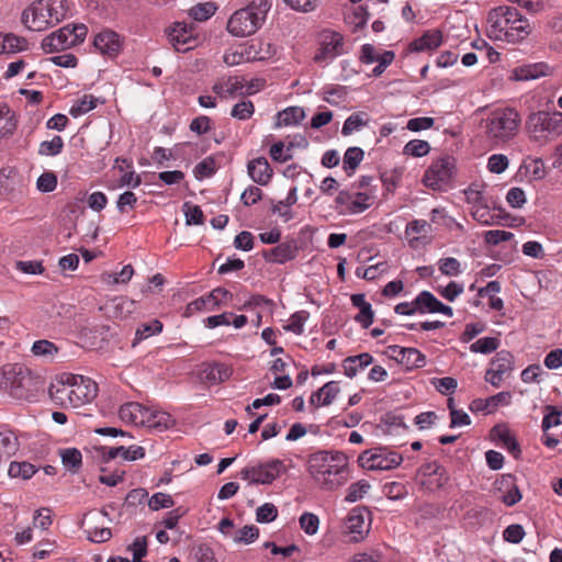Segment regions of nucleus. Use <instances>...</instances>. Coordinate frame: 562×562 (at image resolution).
<instances>
[{
	"label": "nucleus",
	"instance_id": "f257e3e1",
	"mask_svg": "<svg viewBox=\"0 0 562 562\" xmlns=\"http://www.w3.org/2000/svg\"><path fill=\"white\" fill-rule=\"evenodd\" d=\"M491 36L507 43H520L532 32L529 20L515 7L501 5L487 15Z\"/></svg>",
	"mask_w": 562,
	"mask_h": 562
},
{
	"label": "nucleus",
	"instance_id": "f03ea898",
	"mask_svg": "<svg viewBox=\"0 0 562 562\" xmlns=\"http://www.w3.org/2000/svg\"><path fill=\"white\" fill-rule=\"evenodd\" d=\"M347 457L342 452L318 451L308 460V473L325 490H335L346 477Z\"/></svg>",
	"mask_w": 562,
	"mask_h": 562
},
{
	"label": "nucleus",
	"instance_id": "7ed1b4c3",
	"mask_svg": "<svg viewBox=\"0 0 562 562\" xmlns=\"http://www.w3.org/2000/svg\"><path fill=\"white\" fill-rule=\"evenodd\" d=\"M98 393V385L90 378L65 374L58 384L49 389L50 397L61 405L80 407L92 402Z\"/></svg>",
	"mask_w": 562,
	"mask_h": 562
},
{
	"label": "nucleus",
	"instance_id": "20e7f679",
	"mask_svg": "<svg viewBox=\"0 0 562 562\" xmlns=\"http://www.w3.org/2000/svg\"><path fill=\"white\" fill-rule=\"evenodd\" d=\"M520 124L519 112L510 106L496 108L482 121L485 137L494 145H504L514 139Z\"/></svg>",
	"mask_w": 562,
	"mask_h": 562
},
{
	"label": "nucleus",
	"instance_id": "39448f33",
	"mask_svg": "<svg viewBox=\"0 0 562 562\" xmlns=\"http://www.w3.org/2000/svg\"><path fill=\"white\" fill-rule=\"evenodd\" d=\"M271 5V0H249L245 8L235 11L228 19L227 31L236 37L255 34L265 23Z\"/></svg>",
	"mask_w": 562,
	"mask_h": 562
},
{
	"label": "nucleus",
	"instance_id": "423d86ee",
	"mask_svg": "<svg viewBox=\"0 0 562 562\" xmlns=\"http://www.w3.org/2000/svg\"><path fill=\"white\" fill-rule=\"evenodd\" d=\"M526 130L532 142L544 145L562 135V112H533L527 119Z\"/></svg>",
	"mask_w": 562,
	"mask_h": 562
},
{
	"label": "nucleus",
	"instance_id": "0eeeda50",
	"mask_svg": "<svg viewBox=\"0 0 562 562\" xmlns=\"http://www.w3.org/2000/svg\"><path fill=\"white\" fill-rule=\"evenodd\" d=\"M32 384L30 370L21 364H8L0 369V389L18 400H26L32 395Z\"/></svg>",
	"mask_w": 562,
	"mask_h": 562
},
{
	"label": "nucleus",
	"instance_id": "6e6552de",
	"mask_svg": "<svg viewBox=\"0 0 562 562\" xmlns=\"http://www.w3.org/2000/svg\"><path fill=\"white\" fill-rule=\"evenodd\" d=\"M87 33L85 24L65 25L45 36L41 46L46 54L65 50L83 42Z\"/></svg>",
	"mask_w": 562,
	"mask_h": 562
},
{
	"label": "nucleus",
	"instance_id": "1a4fd4ad",
	"mask_svg": "<svg viewBox=\"0 0 562 562\" xmlns=\"http://www.w3.org/2000/svg\"><path fill=\"white\" fill-rule=\"evenodd\" d=\"M285 472L286 467L282 460L271 459L243 468L239 472V477L247 481L248 484L269 485Z\"/></svg>",
	"mask_w": 562,
	"mask_h": 562
},
{
	"label": "nucleus",
	"instance_id": "9d476101",
	"mask_svg": "<svg viewBox=\"0 0 562 562\" xmlns=\"http://www.w3.org/2000/svg\"><path fill=\"white\" fill-rule=\"evenodd\" d=\"M454 171V159L451 157H442L435 160L426 170L423 182L432 190H445Z\"/></svg>",
	"mask_w": 562,
	"mask_h": 562
},
{
	"label": "nucleus",
	"instance_id": "9b49d317",
	"mask_svg": "<svg viewBox=\"0 0 562 562\" xmlns=\"http://www.w3.org/2000/svg\"><path fill=\"white\" fill-rule=\"evenodd\" d=\"M359 461L363 468L369 470H391L398 467L403 458L395 451L385 448H375L372 451H364Z\"/></svg>",
	"mask_w": 562,
	"mask_h": 562
},
{
	"label": "nucleus",
	"instance_id": "f8f14e48",
	"mask_svg": "<svg viewBox=\"0 0 562 562\" xmlns=\"http://www.w3.org/2000/svg\"><path fill=\"white\" fill-rule=\"evenodd\" d=\"M319 45L314 60L316 63L331 60L342 53L344 36L335 31H323Z\"/></svg>",
	"mask_w": 562,
	"mask_h": 562
},
{
	"label": "nucleus",
	"instance_id": "ddd939ff",
	"mask_svg": "<svg viewBox=\"0 0 562 562\" xmlns=\"http://www.w3.org/2000/svg\"><path fill=\"white\" fill-rule=\"evenodd\" d=\"M22 23L31 31L41 32L53 26L43 0L34 2L22 13Z\"/></svg>",
	"mask_w": 562,
	"mask_h": 562
},
{
	"label": "nucleus",
	"instance_id": "4468645a",
	"mask_svg": "<svg viewBox=\"0 0 562 562\" xmlns=\"http://www.w3.org/2000/svg\"><path fill=\"white\" fill-rule=\"evenodd\" d=\"M346 529L351 535V541L359 542L364 539L370 530V521L367 520V510L361 507H356L350 510L347 520Z\"/></svg>",
	"mask_w": 562,
	"mask_h": 562
},
{
	"label": "nucleus",
	"instance_id": "2eb2a0df",
	"mask_svg": "<svg viewBox=\"0 0 562 562\" xmlns=\"http://www.w3.org/2000/svg\"><path fill=\"white\" fill-rule=\"evenodd\" d=\"M392 358L405 367L406 370L423 368L426 364V356L416 348L391 346Z\"/></svg>",
	"mask_w": 562,
	"mask_h": 562
},
{
	"label": "nucleus",
	"instance_id": "dca6fc26",
	"mask_svg": "<svg viewBox=\"0 0 562 562\" xmlns=\"http://www.w3.org/2000/svg\"><path fill=\"white\" fill-rule=\"evenodd\" d=\"M150 408L138 402H127L121 405L119 416L125 424L135 426H146L149 418Z\"/></svg>",
	"mask_w": 562,
	"mask_h": 562
},
{
	"label": "nucleus",
	"instance_id": "f3484780",
	"mask_svg": "<svg viewBox=\"0 0 562 562\" xmlns=\"http://www.w3.org/2000/svg\"><path fill=\"white\" fill-rule=\"evenodd\" d=\"M100 516H108V513L102 509L100 512H89L85 515L82 525L87 526V529L85 530L88 535V539L95 543H103L111 539L112 531L110 528L106 527H97L92 526L93 522H97Z\"/></svg>",
	"mask_w": 562,
	"mask_h": 562
},
{
	"label": "nucleus",
	"instance_id": "a211bd4d",
	"mask_svg": "<svg viewBox=\"0 0 562 562\" xmlns=\"http://www.w3.org/2000/svg\"><path fill=\"white\" fill-rule=\"evenodd\" d=\"M168 38L178 52L191 49V43L195 41L192 36L191 27H188V25L182 22H176L173 24L172 29L168 32Z\"/></svg>",
	"mask_w": 562,
	"mask_h": 562
},
{
	"label": "nucleus",
	"instance_id": "6ab92c4d",
	"mask_svg": "<svg viewBox=\"0 0 562 562\" xmlns=\"http://www.w3.org/2000/svg\"><path fill=\"white\" fill-rule=\"evenodd\" d=\"M199 375L202 382L214 385L227 381L232 369L223 363H204Z\"/></svg>",
	"mask_w": 562,
	"mask_h": 562
},
{
	"label": "nucleus",
	"instance_id": "aec40b11",
	"mask_svg": "<svg viewBox=\"0 0 562 562\" xmlns=\"http://www.w3.org/2000/svg\"><path fill=\"white\" fill-rule=\"evenodd\" d=\"M94 47L103 55L115 56L121 49L120 36L111 30H104L94 36Z\"/></svg>",
	"mask_w": 562,
	"mask_h": 562
},
{
	"label": "nucleus",
	"instance_id": "412c9836",
	"mask_svg": "<svg viewBox=\"0 0 562 562\" xmlns=\"http://www.w3.org/2000/svg\"><path fill=\"white\" fill-rule=\"evenodd\" d=\"M495 486L498 491L504 492L502 502L507 506H514L521 499V493L516 484L515 476L512 474H504L495 481Z\"/></svg>",
	"mask_w": 562,
	"mask_h": 562
},
{
	"label": "nucleus",
	"instance_id": "4be33fe9",
	"mask_svg": "<svg viewBox=\"0 0 562 562\" xmlns=\"http://www.w3.org/2000/svg\"><path fill=\"white\" fill-rule=\"evenodd\" d=\"M512 400L510 392H499L487 398H475L470 403V411L473 413H493L499 405H508Z\"/></svg>",
	"mask_w": 562,
	"mask_h": 562
},
{
	"label": "nucleus",
	"instance_id": "5701e85b",
	"mask_svg": "<svg viewBox=\"0 0 562 562\" xmlns=\"http://www.w3.org/2000/svg\"><path fill=\"white\" fill-rule=\"evenodd\" d=\"M299 248L295 241H286L279 244L278 246L271 248L268 251L263 252V258L267 261L274 263H284L289 260H292L296 257Z\"/></svg>",
	"mask_w": 562,
	"mask_h": 562
},
{
	"label": "nucleus",
	"instance_id": "b1692460",
	"mask_svg": "<svg viewBox=\"0 0 562 562\" xmlns=\"http://www.w3.org/2000/svg\"><path fill=\"white\" fill-rule=\"evenodd\" d=\"M248 175L254 182L266 186L269 183L273 171L265 157H258L248 162Z\"/></svg>",
	"mask_w": 562,
	"mask_h": 562
},
{
	"label": "nucleus",
	"instance_id": "393cba45",
	"mask_svg": "<svg viewBox=\"0 0 562 562\" xmlns=\"http://www.w3.org/2000/svg\"><path fill=\"white\" fill-rule=\"evenodd\" d=\"M351 303L359 308V313L355 316L363 328H368L373 323L374 313L371 304L366 301L364 294L357 293L351 295Z\"/></svg>",
	"mask_w": 562,
	"mask_h": 562
},
{
	"label": "nucleus",
	"instance_id": "a878e982",
	"mask_svg": "<svg viewBox=\"0 0 562 562\" xmlns=\"http://www.w3.org/2000/svg\"><path fill=\"white\" fill-rule=\"evenodd\" d=\"M372 362H373V357L368 352H363V353H360L357 356L347 357L342 361L344 373L348 378H353L357 375V373L360 370L370 366Z\"/></svg>",
	"mask_w": 562,
	"mask_h": 562
},
{
	"label": "nucleus",
	"instance_id": "bb28decb",
	"mask_svg": "<svg viewBox=\"0 0 562 562\" xmlns=\"http://www.w3.org/2000/svg\"><path fill=\"white\" fill-rule=\"evenodd\" d=\"M491 435L494 439H498L503 442V445L507 448V450L515 457L518 458L521 450L518 441L512 436L510 430L506 425H495Z\"/></svg>",
	"mask_w": 562,
	"mask_h": 562
},
{
	"label": "nucleus",
	"instance_id": "cd10ccee",
	"mask_svg": "<svg viewBox=\"0 0 562 562\" xmlns=\"http://www.w3.org/2000/svg\"><path fill=\"white\" fill-rule=\"evenodd\" d=\"M19 447L20 442L14 431L9 429L0 431V462L14 456Z\"/></svg>",
	"mask_w": 562,
	"mask_h": 562
},
{
	"label": "nucleus",
	"instance_id": "c85d7f7f",
	"mask_svg": "<svg viewBox=\"0 0 562 562\" xmlns=\"http://www.w3.org/2000/svg\"><path fill=\"white\" fill-rule=\"evenodd\" d=\"M442 41L441 32L438 30L427 31L422 37L411 43V49L415 52H423L426 49L437 48Z\"/></svg>",
	"mask_w": 562,
	"mask_h": 562
},
{
	"label": "nucleus",
	"instance_id": "c756f323",
	"mask_svg": "<svg viewBox=\"0 0 562 562\" xmlns=\"http://www.w3.org/2000/svg\"><path fill=\"white\" fill-rule=\"evenodd\" d=\"M148 422L149 423H146L145 427H148L158 432L165 431L175 425V419L170 414L151 408L149 412Z\"/></svg>",
	"mask_w": 562,
	"mask_h": 562
},
{
	"label": "nucleus",
	"instance_id": "7c9ffc66",
	"mask_svg": "<svg viewBox=\"0 0 562 562\" xmlns=\"http://www.w3.org/2000/svg\"><path fill=\"white\" fill-rule=\"evenodd\" d=\"M145 449L143 447H130L125 448L124 446L110 448L106 454H103L105 460H113L116 457H122L127 461H135L144 458Z\"/></svg>",
	"mask_w": 562,
	"mask_h": 562
},
{
	"label": "nucleus",
	"instance_id": "2f4dec72",
	"mask_svg": "<svg viewBox=\"0 0 562 562\" xmlns=\"http://www.w3.org/2000/svg\"><path fill=\"white\" fill-rule=\"evenodd\" d=\"M340 389L338 382L329 381L325 383L321 389L316 392L312 393L310 397V403H315V398L322 400V405H330L336 396L339 394Z\"/></svg>",
	"mask_w": 562,
	"mask_h": 562
},
{
	"label": "nucleus",
	"instance_id": "473e14b6",
	"mask_svg": "<svg viewBox=\"0 0 562 562\" xmlns=\"http://www.w3.org/2000/svg\"><path fill=\"white\" fill-rule=\"evenodd\" d=\"M296 201V188L294 187L289 191L284 200L273 204L272 212L277 213L280 217H282L284 222H289L290 220L293 218L291 206L294 205Z\"/></svg>",
	"mask_w": 562,
	"mask_h": 562
},
{
	"label": "nucleus",
	"instance_id": "72a5a7b5",
	"mask_svg": "<svg viewBox=\"0 0 562 562\" xmlns=\"http://www.w3.org/2000/svg\"><path fill=\"white\" fill-rule=\"evenodd\" d=\"M305 117V112L300 106H290L278 113V126H290L301 123Z\"/></svg>",
	"mask_w": 562,
	"mask_h": 562
},
{
	"label": "nucleus",
	"instance_id": "f704fd0d",
	"mask_svg": "<svg viewBox=\"0 0 562 562\" xmlns=\"http://www.w3.org/2000/svg\"><path fill=\"white\" fill-rule=\"evenodd\" d=\"M16 128L15 114L7 104H0V137L11 135Z\"/></svg>",
	"mask_w": 562,
	"mask_h": 562
},
{
	"label": "nucleus",
	"instance_id": "c9c22d12",
	"mask_svg": "<svg viewBox=\"0 0 562 562\" xmlns=\"http://www.w3.org/2000/svg\"><path fill=\"white\" fill-rule=\"evenodd\" d=\"M491 366L498 373L508 374L514 369V356L508 350H501L492 359Z\"/></svg>",
	"mask_w": 562,
	"mask_h": 562
},
{
	"label": "nucleus",
	"instance_id": "e433bc0d",
	"mask_svg": "<svg viewBox=\"0 0 562 562\" xmlns=\"http://www.w3.org/2000/svg\"><path fill=\"white\" fill-rule=\"evenodd\" d=\"M243 89V83L237 77H229L226 81L216 82L212 90L221 98L234 95Z\"/></svg>",
	"mask_w": 562,
	"mask_h": 562
},
{
	"label": "nucleus",
	"instance_id": "4c0bfd02",
	"mask_svg": "<svg viewBox=\"0 0 562 562\" xmlns=\"http://www.w3.org/2000/svg\"><path fill=\"white\" fill-rule=\"evenodd\" d=\"M53 25L59 23L67 14L66 0H43Z\"/></svg>",
	"mask_w": 562,
	"mask_h": 562
},
{
	"label": "nucleus",
	"instance_id": "58836bf2",
	"mask_svg": "<svg viewBox=\"0 0 562 562\" xmlns=\"http://www.w3.org/2000/svg\"><path fill=\"white\" fill-rule=\"evenodd\" d=\"M439 300L429 291H422L415 297V304L417 305L418 313H437V306Z\"/></svg>",
	"mask_w": 562,
	"mask_h": 562
},
{
	"label": "nucleus",
	"instance_id": "ea45409f",
	"mask_svg": "<svg viewBox=\"0 0 562 562\" xmlns=\"http://www.w3.org/2000/svg\"><path fill=\"white\" fill-rule=\"evenodd\" d=\"M364 156L360 147H349L344 156V169L348 176H352Z\"/></svg>",
	"mask_w": 562,
	"mask_h": 562
},
{
	"label": "nucleus",
	"instance_id": "a19ab883",
	"mask_svg": "<svg viewBox=\"0 0 562 562\" xmlns=\"http://www.w3.org/2000/svg\"><path fill=\"white\" fill-rule=\"evenodd\" d=\"M134 274L132 265H126L119 273L104 272L101 274V280L106 285H114L119 283H127Z\"/></svg>",
	"mask_w": 562,
	"mask_h": 562
},
{
	"label": "nucleus",
	"instance_id": "79ce46f5",
	"mask_svg": "<svg viewBox=\"0 0 562 562\" xmlns=\"http://www.w3.org/2000/svg\"><path fill=\"white\" fill-rule=\"evenodd\" d=\"M35 473H36L35 467L32 463L26 462V461H22V462L13 461L10 463V467L8 470V474L11 477L22 479V480L31 479Z\"/></svg>",
	"mask_w": 562,
	"mask_h": 562
},
{
	"label": "nucleus",
	"instance_id": "37998d69",
	"mask_svg": "<svg viewBox=\"0 0 562 562\" xmlns=\"http://www.w3.org/2000/svg\"><path fill=\"white\" fill-rule=\"evenodd\" d=\"M61 461L65 468L77 472L82 463L81 452L76 448H67L60 452Z\"/></svg>",
	"mask_w": 562,
	"mask_h": 562
},
{
	"label": "nucleus",
	"instance_id": "c03bdc74",
	"mask_svg": "<svg viewBox=\"0 0 562 562\" xmlns=\"http://www.w3.org/2000/svg\"><path fill=\"white\" fill-rule=\"evenodd\" d=\"M499 339L497 337H484L477 339L470 346V350L475 353L488 355L499 347Z\"/></svg>",
	"mask_w": 562,
	"mask_h": 562
},
{
	"label": "nucleus",
	"instance_id": "a18cd8bd",
	"mask_svg": "<svg viewBox=\"0 0 562 562\" xmlns=\"http://www.w3.org/2000/svg\"><path fill=\"white\" fill-rule=\"evenodd\" d=\"M368 124L367 114L364 113H353L347 120L345 121L341 134L342 135H350L355 131L360 130L361 127L366 126Z\"/></svg>",
	"mask_w": 562,
	"mask_h": 562
},
{
	"label": "nucleus",
	"instance_id": "49530a36",
	"mask_svg": "<svg viewBox=\"0 0 562 562\" xmlns=\"http://www.w3.org/2000/svg\"><path fill=\"white\" fill-rule=\"evenodd\" d=\"M217 7L213 2L199 3L189 11L195 21H205L215 14Z\"/></svg>",
	"mask_w": 562,
	"mask_h": 562
},
{
	"label": "nucleus",
	"instance_id": "de8ad7c7",
	"mask_svg": "<svg viewBox=\"0 0 562 562\" xmlns=\"http://www.w3.org/2000/svg\"><path fill=\"white\" fill-rule=\"evenodd\" d=\"M383 423L385 426L384 432L387 435L397 434L400 430H406L404 418L401 415L387 413L383 418Z\"/></svg>",
	"mask_w": 562,
	"mask_h": 562
},
{
	"label": "nucleus",
	"instance_id": "09e8293b",
	"mask_svg": "<svg viewBox=\"0 0 562 562\" xmlns=\"http://www.w3.org/2000/svg\"><path fill=\"white\" fill-rule=\"evenodd\" d=\"M162 330V323L158 319H154L150 323L142 324L137 327L135 333V341L146 339L155 334H159ZM134 342L133 345H135Z\"/></svg>",
	"mask_w": 562,
	"mask_h": 562
},
{
	"label": "nucleus",
	"instance_id": "8fccbe9b",
	"mask_svg": "<svg viewBox=\"0 0 562 562\" xmlns=\"http://www.w3.org/2000/svg\"><path fill=\"white\" fill-rule=\"evenodd\" d=\"M369 490L370 484L367 481H358L348 487L345 501L348 503H355L361 499Z\"/></svg>",
	"mask_w": 562,
	"mask_h": 562
},
{
	"label": "nucleus",
	"instance_id": "3c124183",
	"mask_svg": "<svg viewBox=\"0 0 562 562\" xmlns=\"http://www.w3.org/2000/svg\"><path fill=\"white\" fill-rule=\"evenodd\" d=\"M259 537V529L254 525H246L239 530H237L234 536L233 540L236 543H251Z\"/></svg>",
	"mask_w": 562,
	"mask_h": 562
},
{
	"label": "nucleus",
	"instance_id": "603ef678",
	"mask_svg": "<svg viewBox=\"0 0 562 562\" xmlns=\"http://www.w3.org/2000/svg\"><path fill=\"white\" fill-rule=\"evenodd\" d=\"M438 269L447 277H457L462 272L460 261L453 257L440 259L438 261Z\"/></svg>",
	"mask_w": 562,
	"mask_h": 562
},
{
	"label": "nucleus",
	"instance_id": "864d4df0",
	"mask_svg": "<svg viewBox=\"0 0 562 562\" xmlns=\"http://www.w3.org/2000/svg\"><path fill=\"white\" fill-rule=\"evenodd\" d=\"M32 352L38 357L53 358L58 352V348L54 342L42 339L33 344Z\"/></svg>",
	"mask_w": 562,
	"mask_h": 562
},
{
	"label": "nucleus",
	"instance_id": "5fc2aeb1",
	"mask_svg": "<svg viewBox=\"0 0 562 562\" xmlns=\"http://www.w3.org/2000/svg\"><path fill=\"white\" fill-rule=\"evenodd\" d=\"M183 209L187 225H202L204 223V214L199 205L186 202Z\"/></svg>",
	"mask_w": 562,
	"mask_h": 562
},
{
	"label": "nucleus",
	"instance_id": "6e6d98bb",
	"mask_svg": "<svg viewBox=\"0 0 562 562\" xmlns=\"http://www.w3.org/2000/svg\"><path fill=\"white\" fill-rule=\"evenodd\" d=\"M64 147L60 136H54L52 140H44L40 144L38 154L42 156H56Z\"/></svg>",
	"mask_w": 562,
	"mask_h": 562
},
{
	"label": "nucleus",
	"instance_id": "4d7b16f0",
	"mask_svg": "<svg viewBox=\"0 0 562 562\" xmlns=\"http://www.w3.org/2000/svg\"><path fill=\"white\" fill-rule=\"evenodd\" d=\"M301 529L308 536H313L318 531L319 528V518L317 515L312 513H304L301 515L300 519Z\"/></svg>",
	"mask_w": 562,
	"mask_h": 562
},
{
	"label": "nucleus",
	"instance_id": "13d9d810",
	"mask_svg": "<svg viewBox=\"0 0 562 562\" xmlns=\"http://www.w3.org/2000/svg\"><path fill=\"white\" fill-rule=\"evenodd\" d=\"M383 493L389 499L400 501L408 494V491L405 484L401 482H391L384 484Z\"/></svg>",
	"mask_w": 562,
	"mask_h": 562
},
{
	"label": "nucleus",
	"instance_id": "bf43d9fd",
	"mask_svg": "<svg viewBox=\"0 0 562 562\" xmlns=\"http://www.w3.org/2000/svg\"><path fill=\"white\" fill-rule=\"evenodd\" d=\"M430 150V145L426 140L413 139L409 140L404 147V154L413 157H423Z\"/></svg>",
	"mask_w": 562,
	"mask_h": 562
},
{
	"label": "nucleus",
	"instance_id": "052dcab7",
	"mask_svg": "<svg viewBox=\"0 0 562 562\" xmlns=\"http://www.w3.org/2000/svg\"><path fill=\"white\" fill-rule=\"evenodd\" d=\"M255 112V105L249 100H243L238 103H236L231 112V115L237 120H248L252 116Z\"/></svg>",
	"mask_w": 562,
	"mask_h": 562
},
{
	"label": "nucleus",
	"instance_id": "680f3d73",
	"mask_svg": "<svg viewBox=\"0 0 562 562\" xmlns=\"http://www.w3.org/2000/svg\"><path fill=\"white\" fill-rule=\"evenodd\" d=\"M278 517V508L272 503H265L256 510V520L260 524H268Z\"/></svg>",
	"mask_w": 562,
	"mask_h": 562
},
{
	"label": "nucleus",
	"instance_id": "e2e57ef3",
	"mask_svg": "<svg viewBox=\"0 0 562 562\" xmlns=\"http://www.w3.org/2000/svg\"><path fill=\"white\" fill-rule=\"evenodd\" d=\"M308 318V312L306 311H299L295 312L291 318L290 323L284 326V329L288 331H292L296 335H302L304 331V323Z\"/></svg>",
	"mask_w": 562,
	"mask_h": 562
},
{
	"label": "nucleus",
	"instance_id": "0e129e2a",
	"mask_svg": "<svg viewBox=\"0 0 562 562\" xmlns=\"http://www.w3.org/2000/svg\"><path fill=\"white\" fill-rule=\"evenodd\" d=\"M98 100L92 95H85L77 104L70 108V115L77 117L81 114H85L97 106Z\"/></svg>",
	"mask_w": 562,
	"mask_h": 562
},
{
	"label": "nucleus",
	"instance_id": "69168bd1",
	"mask_svg": "<svg viewBox=\"0 0 562 562\" xmlns=\"http://www.w3.org/2000/svg\"><path fill=\"white\" fill-rule=\"evenodd\" d=\"M431 231V225L427 221L414 220L406 225L405 235L407 237L415 235L426 236L427 234H430Z\"/></svg>",
	"mask_w": 562,
	"mask_h": 562
},
{
	"label": "nucleus",
	"instance_id": "338daca9",
	"mask_svg": "<svg viewBox=\"0 0 562 562\" xmlns=\"http://www.w3.org/2000/svg\"><path fill=\"white\" fill-rule=\"evenodd\" d=\"M127 550L133 553L132 562H144L143 557L147 554V538L137 537L132 544L127 547Z\"/></svg>",
	"mask_w": 562,
	"mask_h": 562
},
{
	"label": "nucleus",
	"instance_id": "774afa93",
	"mask_svg": "<svg viewBox=\"0 0 562 562\" xmlns=\"http://www.w3.org/2000/svg\"><path fill=\"white\" fill-rule=\"evenodd\" d=\"M175 505V502L169 494L165 493H156L154 494L149 501L148 506L151 510H159L161 508H170Z\"/></svg>",
	"mask_w": 562,
	"mask_h": 562
}]
</instances>
